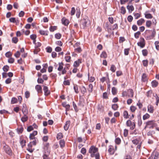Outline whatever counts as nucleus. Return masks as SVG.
I'll list each match as a JSON object with an SVG mask.
<instances>
[{"label": "nucleus", "mask_w": 159, "mask_h": 159, "mask_svg": "<svg viewBox=\"0 0 159 159\" xmlns=\"http://www.w3.org/2000/svg\"><path fill=\"white\" fill-rule=\"evenodd\" d=\"M145 126L144 128V129L146 128L152 129L157 126V124L156 121L154 120H148L145 123Z\"/></svg>", "instance_id": "1"}, {"label": "nucleus", "mask_w": 159, "mask_h": 159, "mask_svg": "<svg viewBox=\"0 0 159 159\" xmlns=\"http://www.w3.org/2000/svg\"><path fill=\"white\" fill-rule=\"evenodd\" d=\"M98 151V148L93 146H91L89 150V153H91V157H94L95 153Z\"/></svg>", "instance_id": "2"}, {"label": "nucleus", "mask_w": 159, "mask_h": 159, "mask_svg": "<svg viewBox=\"0 0 159 159\" xmlns=\"http://www.w3.org/2000/svg\"><path fill=\"white\" fill-rule=\"evenodd\" d=\"M3 149L5 152L10 156L12 155V152L11 148L7 145H5L3 146Z\"/></svg>", "instance_id": "3"}, {"label": "nucleus", "mask_w": 159, "mask_h": 159, "mask_svg": "<svg viewBox=\"0 0 159 159\" xmlns=\"http://www.w3.org/2000/svg\"><path fill=\"white\" fill-rule=\"evenodd\" d=\"M89 20L88 17H86L85 18H84L81 20L80 25H82V27L84 28L86 26L87 23Z\"/></svg>", "instance_id": "4"}, {"label": "nucleus", "mask_w": 159, "mask_h": 159, "mask_svg": "<svg viewBox=\"0 0 159 159\" xmlns=\"http://www.w3.org/2000/svg\"><path fill=\"white\" fill-rule=\"evenodd\" d=\"M159 153L157 152H153L150 158L152 159H158L159 158Z\"/></svg>", "instance_id": "5"}, {"label": "nucleus", "mask_w": 159, "mask_h": 159, "mask_svg": "<svg viewBox=\"0 0 159 159\" xmlns=\"http://www.w3.org/2000/svg\"><path fill=\"white\" fill-rule=\"evenodd\" d=\"M137 44L138 46H140L141 48L144 47L145 45V40L144 38H141L140 42L137 43Z\"/></svg>", "instance_id": "6"}, {"label": "nucleus", "mask_w": 159, "mask_h": 159, "mask_svg": "<svg viewBox=\"0 0 159 159\" xmlns=\"http://www.w3.org/2000/svg\"><path fill=\"white\" fill-rule=\"evenodd\" d=\"M44 153L49 154L50 152L48 143H46L44 148Z\"/></svg>", "instance_id": "7"}, {"label": "nucleus", "mask_w": 159, "mask_h": 159, "mask_svg": "<svg viewBox=\"0 0 159 159\" xmlns=\"http://www.w3.org/2000/svg\"><path fill=\"white\" fill-rule=\"evenodd\" d=\"M37 131H34L32 133L30 134L29 136V138L30 140H33L34 139H37L35 137V136L37 134Z\"/></svg>", "instance_id": "8"}, {"label": "nucleus", "mask_w": 159, "mask_h": 159, "mask_svg": "<svg viewBox=\"0 0 159 159\" xmlns=\"http://www.w3.org/2000/svg\"><path fill=\"white\" fill-rule=\"evenodd\" d=\"M43 90L44 93V95L47 96L50 94V91L48 90L47 86H43Z\"/></svg>", "instance_id": "9"}, {"label": "nucleus", "mask_w": 159, "mask_h": 159, "mask_svg": "<svg viewBox=\"0 0 159 159\" xmlns=\"http://www.w3.org/2000/svg\"><path fill=\"white\" fill-rule=\"evenodd\" d=\"M35 89L38 93H42V88L40 85L39 84L36 85L35 87Z\"/></svg>", "instance_id": "10"}, {"label": "nucleus", "mask_w": 159, "mask_h": 159, "mask_svg": "<svg viewBox=\"0 0 159 159\" xmlns=\"http://www.w3.org/2000/svg\"><path fill=\"white\" fill-rule=\"evenodd\" d=\"M81 63V59H79L75 61L73 64V66L75 67H77L79 66L80 64Z\"/></svg>", "instance_id": "11"}, {"label": "nucleus", "mask_w": 159, "mask_h": 159, "mask_svg": "<svg viewBox=\"0 0 159 159\" xmlns=\"http://www.w3.org/2000/svg\"><path fill=\"white\" fill-rule=\"evenodd\" d=\"M70 121L69 120L67 121L66 122V124L64 127V129L66 131L68 129L70 125Z\"/></svg>", "instance_id": "12"}, {"label": "nucleus", "mask_w": 159, "mask_h": 159, "mask_svg": "<svg viewBox=\"0 0 159 159\" xmlns=\"http://www.w3.org/2000/svg\"><path fill=\"white\" fill-rule=\"evenodd\" d=\"M148 111L150 113H153L154 111L153 107L151 105H148Z\"/></svg>", "instance_id": "13"}, {"label": "nucleus", "mask_w": 159, "mask_h": 159, "mask_svg": "<svg viewBox=\"0 0 159 159\" xmlns=\"http://www.w3.org/2000/svg\"><path fill=\"white\" fill-rule=\"evenodd\" d=\"M128 96L129 97L132 98L134 96V92L131 89H129L128 90Z\"/></svg>", "instance_id": "14"}, {"label": "nucleus", "mask_w": 159, "mask_h": 159, "mask_svg": "<svg viewBox=\"0 0 159 159\" xmlns=\"http://www.w3.org/2000/svg\"><path fill=\"white\" fill-rule=\"evenodd\" d=\"M62 22L63 24L66 26L68 25L69 22L68 20L63 18L62 19Z\"/></svg>", "instance_id": "15"}, {"label": "nucleus", "mask_w": 159, "mask_h": 159, "mask_svg": "<svg viewBox=\"0 0 159 159\" xmlns=\"http://www.w3.org/2000/svg\"><path fill=\"white\" fill-rule=\"evenodd\" d=\"M39 33L41 35L47 36L48 35V31H44L40 30H39Z\"/></svg>", "instance_id": "16"}, {"label": "nucleus", "mask_w": 159, "mask_h": 159, "mask_svg": "<svg viewBox=\"0 0 159 159\" xmlns=\"http://www.w3.org/2000/svg\"><path fill=\"white\" fill-rule=\"evenodd\" d=\"M28 119V117L27 115H24V116L22 117L21 118V120L23 123L26 121Z\"/></svg>", "instance_id": "17"}, {"label": "nucleus", "mask_w": 159, "mask_h": 159, "mask_svg": "<svg viewBox=\"0 0 159 159\" xmlns=\"http://www.w3.org/2000/svg\"><path fill=\"white\" fill-rule=\"evenodd\" d=\"M147 80V75L145 73H143L142 77V80L143 82H145Z\"/></svg>", "instance_id": "18"}, {"label": "nucleus", "mask_w": 159, "mask_h": 159, "mask_svg": "<svg viewBox=\"0 0 159 159\" xmlns=\"http://www.w3.org/2000/svg\"><path fill=\"white\" fill-rule=\"evenodd\" d=\"M144 21L145 20L141 18L137 21V24L139 26L141 25H142V24L144 22Z\"/></svg>", "instance_id": "19"}, {"label": "nucleus", "mask_w": 159, "mask_h": 159, "mask_svg": "<svg viewBox=\"0 0 159 159\" xmlns=\"http://www.w3.org/2000/svg\"><path fill=\"white\" fill-rule=\"evenodd\" d=\"M108 151L111 154H113L114 153V151L113 149V147L112 146H109V148L108 150Z\"/></svg>", "instance_id": "20"}, {"label": "nucleus", "mask_w": 159, "mask_h": 159, "mask_svg": "<svg viewBox=\"0 0 159 159\" xmlns=\"http://www.w3.org/2000/svg\"><path fill=\"white\" fill-rule=\"evenodd\" d=\"M123 116L124 118L125 119H127L129 118L128 112L126 111H125L123 112Z\"/></svg>", "instance_id": "21"}, {"label": "nucleus", "mask_w": 159, "mask_h": 159, "mask_svg": "<svg viewBox=\"0 0 159 159\" xmlns=\"http://www.w3.org/2000/svg\"><path fill=\"white\" fill-rule=\"evenodd\" d=\"M62 105L63 107H66V109L69 110L70 107V105L66 104V102H63L62 103Z\"/></svg>", "instance_id": "22"}, {"label": "nucleus", "mask_w": 159, "mask_h": 159, "mask_svg": "<svg viewBox=\"0 0 159 159\" xmlns=\"http://www.w3.org/2000/svg\"><path fill=\"white\" fill-rule=\"evenodd\" d=\"M22 112L24 115H27L28 113V110L24 106L22 109Z\"/></svg>", "instance_id": "23"}, {"label": "nucleus", "mask_w": 159, "mask_h": 159, "mask_svg": "<svg viewBox=\"0 0 159 159\" xmlns=\"http://www.w3.org/2000/svg\"><path fill=\"white\" fill-rule=\"evenodd\" d=\"M127 8L129 10V12H130L134 10V7L132 5H128L127 6Z\"/></svg>", "instance_id": "24"}, {"label": "nucleus", "mask_w": 159, "mask_h": 159, "mask_svg": "<svg viewBox=\"0 0 159 159\" xmlns=\"http://www.w3.org/2000/svg\"><path fill=\"white\" fill-rule=\"evenodd\" d=\"M59 144L61 148H62L65 146V142L64 140L62 139L59 141Z\"/></svg>", "instance_id": "25"}, {"label": "nucleus", "mask_w": 159, "mask_h": 159, "mask_svg": "<svg viewBox=\"0 0 159 159\" xmlns=\"http://www.w3.org/2000/svg\"><path fill=\"white\" fill-rule=\"evenodd\" d=\"M151 84L152 86L154 88L156 87L157 86L158 84V83L156 80H153L152 81Z\"/></svg>", "instance_id": "26"}, {"label": "nucleus", "mask_w": 159, "mask_h": 159, "mask_svg": "<svg viewBox=\"0 0 159 159\" xmlns=\"http://www.w3.org/2000/svg\"><path fill=\"white\" fill-rule=\"evenodd\" d=\"M118 107V105L116 104H113L111 106L112 108L114 111L117 110Z\"/></svg>", "instance_id": "27"}, {"label": "nucleus", "mask_w": 159, "mask_h": 159, "mask_svg": "<svg viewBox=\"0 0 159 159\" xmlns=\"http://www.w3.org/2000/svg\"><path fill=\"white\" fill-rule=\"evenodd\" d=\"M100 57L101 58H106L107 57V55L105 52H103L100 55Z\"/></svg>", "instance_id": "28"}, {"label": "nucleus", "mask_w": 159, "mask_h": 159, "mask_svg": "<svg viewBox=\"0 0 159 159\" xmlns=\"http://www.w3.org/2000/svg\"><path fill=\"white\" fill-rule=\"evenodd\" d=\"M63 64L62 62L59 63V67L57 69V70L59 71L61 70L63 68Z\"/></svg>", "instance_id": "29"}, {"label": "nucleus", "mask_w": 159, "mask_h": 159, "mask_svg": "<svg viewBox=\"0 0 159 159\" xmlns=\"http://www.w3.org/2000/svg\"><path fill=\"white\" fill-rule=\"evenodd\" d=\"M57 26H51L49 28L50 31L52 32L57 30Z\"/></svg>", "instance_id": "30"}, {"label": "nucleus", "mask_w": 159, "mask_h": 159, "mask_svg": "<svg viewBox=\"0 0 159 159\" xmlns=\"http://www.w3.org/2000/svg\"><path fill=\"white\" fill-rule=\"evenodd\" d=\"M93 86L92 84H90L89 85V88H88V90L89 93L92 92L93 91Z\"/></svg>", "instance_id": "31"}, {"label": "nucleus", "mask_w": 159, "mask_h": 159, "mask_svg": "<svg viewBox=\"0 0 159 159\" xmlns=\"http://www.w3.org/2000/svg\"><path fill=\"white\" fill-rule=\"evenodd\" d=\"M150 117V116L148 113H146L143 116V119L144 120L148 119Z\"/></svg>", "instance_id": "32"}, {"label": "nucleus", "mask_w": 159, "mask_h": 159, "mask_svg": "<svg viewBox=\"0 0 159 159\" xmlns=\"http://www.w3.org/2000/svg\"><path fill=\"white\" fill-rule=\"evenodd\" d=\"M63 137V135L62 133H59L57 134V139H61Z\"/></svg>", "instance_id": "33"}, {"label": "nucleus", "mask_w": 159, "mask_h": 159, "mask_svg": "<svg viewBox=\"0 0 159 159\" xmlns=\"http://www.w3.org/2000/svg\"><path fill=\"white\" fill-rule=\"evenodd\" d=\"M80 89L81 93L82 94H84L86 92V89L84 86H82L81 88Z\"/></svg>", "instance_id": "34"}, {"label": "nucleus", "mask_w": 159, "mask_h": 159, "mask_svg": "<svg viewBox=\"0 0 159 159\" xmlns=\"http://www.w3.org/2000/svg\"><path fill=\"white\" fill-rule=\"evenodd\" d=\"M110 70L113 72H114L116 70V67L114 65H112L111 66Z\"/></svg>", "instance_id": "35"}, {"label": "nucleus", "mask_w": 159, "mask_h": 159, "mask_svg": "<svg viewBox=\"0 0 159 159\" xmlns=\"http://www.w3.org/2000/svg\"><path fill=\"white\" fill-rule=\"evenodd\" d=\"M9 66L7 65H6L4 66L3 67V70L4 72H6L9 70Z\"/></svg>", "instance_id": "36"}, {"label": "nucleus", "mask_w": 159, "mask_h": 159, "mask_svg": "<svg viewBox=\"0 0 159 159\" xmlns=\"http://www.w3.org/2000/svg\"><path fill=\"white\" fill-rule=\"evenodd\" d=\"M61 36V35L59 33H57L55 35V38L57 39H60Z\"/></svg>", "instance_id": "37"}, {"label": "nucleus", "mask_w": 159, "mask_h": 159, "mask_svg": "<svg viewBox=\"0 0 159 159\" xmlns=\"http://www.w3.org/2000/svg\"><path fill=\"white\" fill-rule=\"evenodd\" d=\"M74 89L75 90V93H79L78 88V86L77 85H76V84L74 85Z\"/></svg>", "instance_id": "38"}, {"label": "nucleus", "mask_w": 159, "mask_h": 159, "mask_svg": "<svg viewBox=\"0 0 159 159\" xmlns=\"http://www.w3.org/2000/svg\"><path fill=\"white\" fill-rule=\"evenodd\" d=\"M33 141L31 142H30V143L32 144L33 145H35L36 143L38 142V140L37 139H34Z\"/></svg>", "instance_id": "39"}, {"label": "nucleus", "mask_w": 159, "mask_h": 159, "mask_svg": "<svg viewBox=\"0 0 159 159\" xmlns=\"http://www.w3.org/2000/svg\"><path fill=\"white\" fill-rule=\"evenodd\" d=\"M152 22L150 20H147L146 22V26L148 27H149L152 25Z\"/></svg>", "instance_id": "40"}, {"label": "nucleus", "mask_w": 159, "mask_h": 159, "mask_svg": "<svg viewBox=\"0 0 159 159\" xmlns=\"http://www.w3.org/2000/svg\"><path fill=\"white\" fill-rule=\"evenodd\" d=\"M140 34H141V33L140 31H139L137 32H136V33H135L134 34V37L136 39H138L139 38V36L140 35Z\"/></svg>", "instance_id": "41"}, {"label": "nucleus", "mask_w": 159, "mask_h": 159, "mask_svg": "<svg viewBox=\"0 0 159 159\" xmlns=\"http://www.w3.org/2000/svg\"><path fill=\"white\" fill-rule=\"evenodd\" d=\"M145 17L147 19H151L152 17V16L151 14L148 13L145 14Z\"/></svg>", "instance_id": "42"}, {"label": "nucleus", "mask_w": 159, "mask_h": 159, "mask_svg": "<svg viewBox=\"0 0 159 159\" xmlns=\"http://www.w3.org/2000/svg\"><path fill=\"white\" fill-rule=\"evenodd\" d=\"M22 31L26 35H28L30 33V31L29 30H25L24 29H22Z\"/></svg>", "instance_id": "43"}, {"label": "nucleus", "mask_w": 159, "mask_h": 159, "mask_svg": "<svg viewBox=\"0 0 159 159\" xmlns=\"http://www.w3.org/2000/svg\"><path fill=\"white\" fill-rule=\"evenodd\" d=\"M82 50L80 47H78L75 49V52L78 53H80L82 51Z\"/></svg>", "instance_id": "44"}, {"label": "nucleus", "mask_w": 159, "mask_h": 159, "mask_svg": "<svg viewBox=\"0 0 159 159\" xmlns=\"http://www.w3.org/2000/svg\"><path fill=\"white\" fill-rule=\"evenodd\" d=\"M117 89L115 87H113L112 88V92L113 95H115L116 93Z\"/></svg>", "instance_id": "45"}, {"label": "nucleus", "mask_w": 159, "mask_h": 159, "mask_svg": "<svg viewBox=\"0 0 159 159\" xmlns=\"http://www.w3.org/2000/svg\"><path fill=\"white\" fill-rule=\"evenodd\" d=\"M115 141L116 144H119L121 142V140L120 138H117L116 139Z\"/></svg>", "instance_id": "46"}, {"label": "nucleus", "mask_w": 159, "mask_h": 159, "mask_svg": "<svg viewBox=\"0 0 159 159\" xmlns=\"http://www.w3.org/2000/svg\"><path fill=\"white\" fill-rule=\"evenodd\" d=\"M14 58L12 57L10 58L8 60V62L10 63H13L14 61Z\"/></svg>", "instance_id": "47"}, {"label": "nucleus", "mask_w": 159, "mask_h": 159, "mask_svg": "<svg viewBox=\"0 0 159 159\" xmlns=\"http://www.w3.org/2000/svg\"><path fill=\"white\" fill-rule=\"evenodd\" d=\"M121 12L123 14H124L126 12L125 8L124 7H122L121 8Z\"/></svg>", "instance_id": "48"}, {"label": "nucleus", "mask_w": 159, "mask_h": 159, "mask_svg": "<svg viewBox=\"0 0 159 159\" xmlns=\"http://www.w3.org/2000/svg\"><path fill=\"white\" fill-rule=\"evenodd\" d=\"M142 54L143 56H146L148 53V51L146 49H143L142 51Z\"/></svg>", "instance_id": "49"}, {"label": "nucleus", "mask_w": 159, "mask_h": 159, "mask_svg": "<svg viewBox=\"0 0 159 159\" xmlns=\"http://www.w3.org/2000/svg\"><path fill=\"white\" fill-rule=\"evenodd\" d=\"M72 104H73V107H74L75 111H78V109H77V107L76 105L75 104V103L74 102H72Z\"/></svg>", "instance_id": "50"}, {"label": "nucleus", "mask_w": 159, "mask_h": 159, "mask_svg": "<svg viewBox=\"0 0 159 159\" xmlns=\"http://www.w3.org/2000/svg\"><path fill=\"white\" fill-rule=\"evenodd\" d=\"M155 133V131L153 130L150 131L147 133L148 136H152V135Z\"/></svg>", "instance_id": "51"}, {"label": "nucleus", "mask_w": 159, "mask_h": 159, "mask_svg": "<svg viewBox=\"0 0 159 159\" xmlns=\"http://www.w3.org/2000/svg\"><path fill=\"white\" fill-rule=\"evenodd\" d=\"M143 64L144 66L147 67L148 65V61L147 60H144L143 61Z\"/></svg>", "instance_id": "52"}, {"label": "nucleus", "mask_w": 159, "mask_h": 159, "mask_svg": "<svg viewBox=\"0 0 159 159\" xmlns=\"http://www.w3.org/2000/svg\"><path fill=\"white\" fill-rule=\"evenodd\" d=\"M65 59L67 62H69L70 61L71 57L70 56H66L65 57Z\"/></svg>", "instance_id": "53"}, {"label": "nucleus", "mask_w": 159, "mask_h": 159, "mask_svg": "<svg viewBox=\"0 0 159 159\" xmlns=\"http://www.w3.org/2000/svg\"><path fill=\"white\" fill-rule=\"evenodd\" d=\"M25 141L23 140L20 141V143L22 148H23L25 145Z\"/></svg>", "instance_id": "54"}, {"label": "nucleus", "mask_w": 159, "mask_h": 159, "mask_svg": "<svg viewBox=\"0 0 159 159\" xmlns=\"http://www.w3.org/2000/svg\"><path fill=\"white\" fill-rule=\"evenodd\" d=\"M37 82L39 84H43L44 80L41 78H39L37 80Z\"/></svg>", "instance_id": "55"}, {"label": "nucleus", "mask_w": 159, "mask_h": 159, "mask_svg": "<svg viewBox=\"0 0 159 159\" xmlns=\"http://www.w3.org/2000/svg\"><path fill=\"white\" fill-rule=\"evenodd\" d=\"M33 129V127L32 125L29 126L27 127V131L28 132H30Z\"/></svg>", "instance_id": "56"}, {"label": "nucleus", "mask_w": 159, "mask_h": 159, "mask_svg": "<svg viewBox=\"0 0 159 159\" xmlns=\"http://www.w3.org/2000/svg\"><path fill=\"white\" fill-rule=\"evenodd\" d=\"M125 40V39L124 37H120V39L119 40V43H121L124 42Z\"/></svg>", "instance_id": "57"}, {"label": "nucleus", "mask_w": 159, "mask_h": 159, "mask_svg": "<svg viewBox=\"0 0 159 159\" xmlns=\"http://www.w3.org/2000/svg\"><path fill=\"white\" fill-rule=\"evenodd\" d=\"M128 134V130L127 129H125L124 131V135L125 137H127Z\"/></svg>", "instance_id": "58"}, {"label": "nucleus", "mask_w": 159, "mask_h": 159, "mask_svg": "<svg viewBox=\"0 0 159 159\" xmlns=\"http://www.w3.org/2000/svg\"><path fill=\"white\" fill-rule=\"evenodd\" d=\"M129 48H126L124 49V54L125 55H128L129 53Z\"/></svg>", "instance_id": "59"}, {"label": "nucleus", "mask_w": 159, "mask_h": 159, "mask_svg": "<svg viewBox=\"0 0 159 159\" xmlns=\"http://www.w3.org/2000/svg\"><path fill=\"white\" fill-rule=\"evenodd\" d=\"M25 97L26 98H28L30 97V93L29 91H27L25 93Z\"/></svg>", "instance_id": "60"}, {"label": "nucleus", "mask_w": 159, "mask_h": 159, "mask_svg": "<svg viewBox=\"0 0 159 159\" xmlns=\"http://www.w3.org/2000/svg\"><path fill=\"white\" fill-rule=\"evenodd\" d=\"M12 55V54L10 52H8L5 54V56L7 57H9Z\"/></svg>", "instance_id": "61"}, {"label": "nucleus", "mask_w": 159, "mask_h": 159, "mask_svg": "<svg viewBox=\"0 0 159 159\" xmlns=\"http://www.w3.org/2000/svg\"><path fill=\"white\" fill-rule=\"evenodd\" d=\"M47 52L49 53H50L52 51V48L50 47H48L46 48Z\"/></svg>", "instance_id": "62"}, {"label": "nucleus", "mask_w": 159, "mask_h": 159, "mask_svg": "<svg viewBox=\"0 0 159 159\" xmlns=\"http://www.w3.org/2000/svg\"><path fill=\"white\" fill-rule=\"evenodd\" d=\"M134 16L135 19H138L140 17V14L138 13L134 14Z\"/></svg>", "instance_id": "63"}, {"label": "nucleus", "mask_w": 159, "mask_h": 159, "mask_svg": "<svg viewBox=\"0 0 159 159\" xmlns=\"http://www.w3.org/2000/svg\"><path fill=\"white\" fill-rule=\"evenodd\" d=\"M49 154H48L47 153H44L43 156V159H49L48 156Z\"/></svg>", "instance_id": "64"}]
</instances>
